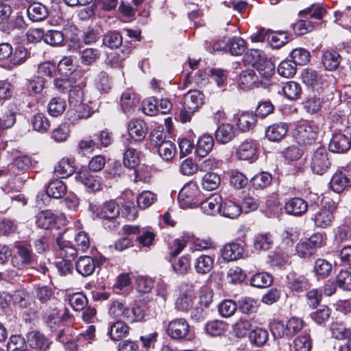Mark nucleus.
<instances>
[{"label":"nucleus","mask_w":351,"mask_h":351,"mask_svg":"<svg viewBox=\"0 0 351 351\" xmlns=\"http://www.w3.org/2000/svg\"><path fill=\"white\" fill-rule=\"evenodd\" d=\"M227 330V325L223 321L214 320L205 325L206 332L212 337L220 336Z\"/></svg>","instance_id":"nucleus-44"},{"label":"nucleus","mask_w":351,"mask_h":351,"mask_svg":"<svg viewBox=\"0 0 351 351\" xmlns=\"http://www.w3.org/2000/svg\"><path fill=\"white\" fill-rule=\"evenodd\" d=\"M267 40L272 48L278 49L288 43V36L285 32H269Z\"/></svg>","instance_id":"nucleus-42"},{"label":"nucleus","mask_w":351,"mask_h":351,"mask_svg":"<svg viewBox=\"0 0 351 351\" xmlns=\"http://www.w3.org/2000/svg\"><path fill=\"white\" fill-rule=\"evenodd\" d=\"M330 331L332 336L337 339H343L347 341L351 339V330L346 328L341 324H332Z\"/></svg>","instance_id":"nucleus-52"},{"label":"nucleus","mask_w":351,"mask_h":351,"mask_svg":"<svg viewBox=\"0 0 351 351\" xmlns=\"http://www.w3.org/2000/svg\"><path fill=\"white\" fill-rule=\"evenodd\" d=\"M56 217L49 210H43L36 215V223L43 229H49L55 226Z\"/></svg>","instance_id":"nucleus-39"},{"label":"nucleus","mask_w":351,"mask_h":351,"mask_svg":"<svg viewBox=\"0 0 351 351\" xmlns=\"http://www.w3.org/2000/svg\"><path fill=\"white\" fill-rule=\"evenodd\" d=\"M146 132L145 123L142 120H132L128 124L129 134L136 141L143 140L146 135Z\"/></svg>","instance_id":"nucleus-28"},{"label":"nucleus","mask_w":351,"mask_h":351,"mask_svg":"<svg viewBox=\"0 0 351 351\" xmlns=\"http://www.w3.org/2000/svg\"><path fill=\"white\" fill-rule=\"evenodd\" d=\"M178 201L182 208L198 206L200 203V191L197 185L193 182L186 184L179 193Z\"/></svg>","instance_id":"nucleus-6"},{"label":"nucleus","mask_w":351,"mask_h":351,"mask_svg":"<svg viewBox=\"0 0 351 351\" xmlns=\"http://www.w3.org/2000/svg\"><path fill=\"white\" fill-rule=\"evenodd\" d=\"M34 129L39 132L47 131L50 127V122L47 116L43 113L35 114L32 120Z\"/></svg>","instance_id":"nucleus-53"},{"label":"nucleus","mask_w":351,"mask_h":351,"mask_svg":"<svg viewBox=\"0 0 351 351\" xmlns=\"http://www.w3.org/2000/svg\"><path fill=\"white\" fill-rule=\"evenodd\" d=\"M327 13L326 9L319 4H312L305 9L300 10L299 15L302 16L304 15L309 14L310 17L315 19H322Z\"/></svg>","instance_id":"nucleus-47"},{"label":"nucleus","mask_w":351,"mask_h":351,"mask_svg":"<svg viewBox=\"0 0 351 351\" xmlns=\"http://www.w3.org/2000/svg\"><path fill=\"white\" fill-rule=\"evenodd\" d=\"M16 248L17 252L12 258V264L14 267L22 269L33 263L35 256L32 250L27 246L20 245Z\"/></svg>","instance_id":"nucleus-12"},{"label":"nucleus","mask_w":351,"mask_h":351,"mask_svg":"<svg viewBox=\"0 0 351 351\" xmlns=\"http://www.w3.org/2000/svg\"><path fill=\"white\" fill-rule=\"evenodd\" d=\"M258 76L253 70L243 71L239 77V85L243 90H247L256 86Z\"/></svg>","instance_id":"nucleus-36"},{"label":"nucleus","mask_w":351,"mask_h":351,"mask_svg":"<svg viewBox=\"0 0 351 351\" xmlns=\"http://www.w3.org/2000/svg\"><path fill=\"white\" fill-rule=\"evenodd\" d=\"M43 39L46 43L51 46H58L63 43L64 38L62 32L51 29L43 35Z\"/></svg>","instance_id":"nucleus-56"},{"label":"nucleus","mask_w":351,"mask_h":351,"mask_svg":"<svg viewBox=\"0 0 351 351\" xmlns=\"http://www.w3.org/2000/svg\"><path fill=\"white\" fill-rule=\"evenodd\" d=\"M222 197L218 194H214L206 200H200V206L202 211L208 215H213L221 213Z\"/></svg>","instance_id":"nucleus-18"},{"label":"nucleus","mask_w":351,"mask_h":351,"mask_svg":"<svg viewBox=\"0 0 351 351\" xmlns=\"http://www.w3.org/2000/svg\"><path fill=\"white\" fill-rule=\"evenodd\" d=\"M282 91L285 96L289 100H296L302 94L300 85L293 81L286 82L282 86Z\"/></svg>","instance_id":"nucleus-43"},{"label":"nucleus","mask_w":351,"mask_h":351,"mask_svg":"<svg viewBox=\"0 0 351 351\" xmlns=\"http://www.w3.org/2000/svg\"><path fill=\"white\" fill-rule=\"evenodd\" d=\"M294 33L298 36L304 35L314 29V23L310 20L301 19L291 25Z\"/></svg>","instance_id":"nucleus-55"},{"label":"nucleus","mask_w":351,"mask_h":351,"mask_svg":"<svg viewBox=\"0 0 351 351\" xmlns=\"http://www.w3.org/2000/svg\"><path fill=\"white\" fill-rule=\"evenodd\" d=\"M66 104L64 99L61 97L52 98L47 106L49 113L53 117H58L62 114L66 109Z\"/></svg>","instance_id":"nucleus-45"},{"label":"nucleus","mask_w":351,"mask_h":351,"mask_svg":"<svg viewBox=\"0 0 351 351\" xmlns=\"http://www.w3.org/2000/svg\"><path fill=\"white\" fill-rule=\"evenodd\" d=\"M308 203L302 198L293 197L286 202L284 208L287 214L300 217L308 210Z\"/></svg>","instance_id":"nucleus-14"},{"label":"nucleus","mask_w":351,"mask_h":351,"mask_svg":"<svg viewBox=\"0 0 351 351\" xmlns=\"http://www.w3.org/2000/svg\"><path fill=\"white\" fill-rule=\"evenodd\" d=\"M351 147V138L345 133H337L332 135L328 145V149L334 153H345Z\"/></svg>","instance_id":"nucleus-13"},{"label":"nucleus","mask_w":351,"mask_h":351,"mask_svg":"<svg viewBox=\"0 0 351 351\" xmlns=\"http://www.w3.org/2000/svg\"><path fill=\"white\" fill-rule=\"evenodd\" d=\"M221 182L220 177L215 173H206L202 179V186L203 189L207 191L216 189Z\"/></svg>","instance_id":"nucleus-50"},{"label":"nucleus","mask_w":351,"mask_h":351,"mask_svg":"<svg viewBox=\"0 0 351 351\" xmlns=\"http://www.w3.org/2000/svg\"><path fill=\"white\" fill-rule=\"evenodd\" d=\"M310 166L314 173L323 175L330 167L329 154L326 148L320 147L313 152L310 158Z\"/></svg>","instance_id":"nucleus-7"},{"label":"nucleus","mask_w":351,"mask_h":351,"mask_svg":"<svg viewBox=\"0 0 351 351\" xmlns=\"http://www.w3.org/2000/svg\"><path fill=\"white\" fill-rule=\"evenodd\" d=\"M321 241L320 234H313L308 239L300 241L295 246L297 254L304 258L310 257L320 247Z\"/></svg>","instance_id":"nucleus-11"},{"label":"nucleus","mask_w":351,"mask_h":351,"mask_svg":"<svg viewBox=\"0 0 351 351\" xmlns=\"http://www.w3.org/2000/svg\"><path fill=\"white\" fill-rule=\"evenodd\" d=\"M95 269V263L90 256H81L76 263V269L83 276L91 275Z\"/></svg>","instance_id":"nucleus-32"},{"label":"nucleus","mask_w":351,"mask_h":351,"mask_svg":"<svg viewBox=\"0 0 351 351\" xmlns=\"http://www.w3.org/2000/svg\"><path fill=\"white\" fill-rule=\"evenodd\" d=\"M257 145L254 141L246 140L242 142L237 150L239 160H254L256 158Z\"/></svg>","instance_id":"nucleus-16"},{"label":"nucleus","mask_w":351,"mask_h":351,"mask_svg":"<svg viewBox=\"0 0 351 351\" xmlns=\"http://www.w3.org/2000/svg\"><path fill=\"white\" fill-rule=\"evenodd\" d=\"M75 180L83 184L89 192H96L101 189L102 178L91 173L87 169H80L76 172Z\"/></svg>","instance_id":"nucleus-9"},{"label":"nucleus","mask_w":351,"mask_h":351,"mask_svg":"<svg viewBox=\"0 0 351 351\" xmlns=\"http://www.w3.org/2000/svg\"><path fill=\"white\" fill-rule=\"evenodd\" d=\"M287 278L288 287L293 291L301 292L309 287L308 281L304 276L290 274Z\"/></svg>","instance_id":"nucleus-40"},{"label":"nucleus","mask_w":351,"mask_h":351,"mask_svg":"<svg viewBox=\"0 0 351 351\" xmlns=\"http://www.w3.org/2000/svg\"><path fill=\"white\" fill-rule=\"evenodd\" d=\"M213 145L214 140L212 136L209 134L202 135L201 137L199 138L197 143V155L202 158L205 157L206 155L208 154L210 152H211Z\"/></svg>","instance_id":"nucleus-35"},{"label":"nucleus","mask_w":351,"mask_h":351,"mask_svg":"<svg viewBox=\"0 0 351 351\" xmlns=\"http://www.w3.org/2000/svg\"><path fill=\"white\" fill-rule=\"evenodd\" d=\"M243 252V245L241 243L233 242L224 245L221 256L226 261H234L241 258Z\"/></svg>","instance_id":"nucleus-21"},{"label":"nucleus","mask_w":351,"mask_h":351,"mask_svg":"<svg viewBox=\"0 0 351 351\" xmlns=\"http://www.w3.org/2000/svg\"><path fill=\"white\" fill-rule=\"evenodd\" d=\"M156 149L158 154L165 160L172 159L176 152V145L171 141H167L160 144Z\"/></svg>","instance_id":"nucleus-49"},{"label":"nucleus","mask_w":351,"mask_h":351,"mask_svg":"<svg viewBox=\"0 0 351 351\" xmlns=\"http://www.w3.org/2000/svg\"><path fill=\"white\" fill-rule=\"evenodd\" d=\"M330 313V309L327 306L320 305L311 314V317L317 324H323L329 319Z\"/></svg>","instance_id":"nucleus-51"},{"label":"nucleus","mask_w":351,"mask_h":351,"mask_svg":"<svg viewBox=\"0 0 351 351\" xmlns=\"http://www.w3.org/2000/svg\"><path fill=\"white\" fill-rule=\"evenodd\" d=\"M129 330V326L124 322L117 321L110 325L108 334L112 340L119 341L127 337Z\"/></svg>","instance_id":"nucleus-29"},{"label":"nucleus","mask_w":351,"mask_h":351,"mask_svg":"<svg viewBox=\"0 0 351 351\" xmlns=\"http://www.w3.org/2000/svg\"><path fill=\"white\" fill-rule=\"evenodd\" d=\"M288 132V125L285 123H275L268 127L265 136L271 141L281 140Z\"/></svg>","instance_id":"nucleus-30"},{"label":"nucleus","mask_w":351,"mask_h":351,"mask_svg":"<svg viewBox=\"0 0 351 351\" xmlns=\"http://www.w3.org/2000/svg\"><path fill=\"white\" fill-rule=\"evenodd\" d=\"M256 123V115L252 112L241 113L237 121L238 129L241 132H247L252 130Z\"/></svg>","instance_id":"nucleus-31"},{"label":"nucleus","mask_w":351,"mask_h":351,"mask_svg":"<svg viewBox=\"0 0 351 351\" xmlns=\"http://www.w3.org/2000/svg\"><path fill=\"white\" fill-rule=\"evenodd\" d=\"M145 316L143 310L138 306H133L132 308L125 306L124 314V319L133 323L135 322L141 321Z\"/></svg>","instance_id":"nucleus-54"},{"label":"nucleus","mask_w":351,"mask_h":351,"mask_svg":"<svg viewBox=\"0 0 351 351\" xmlns=\"http://www.w3.org/2000/svg\"><path fill=\"white\" fill-rule=\"evenodd\" d=\"M331 189L341 193L351 186V167L337 170L332 176L330 182Z\"/></svg>","instance_id":"nucleus-10"},{"label":"nucleus","mask_w":351,"mask_h":351,"mask_svg":"<svg viewBox=\"0 0 351 351\" xmlns=\"http://www.w3.org/2000/svg\"><path fill=\"white\" fill-rule=\"evenodd\" d=\"M237 309V304L232 300H224L218 305V311L223 317H230Z\"/></svg>","instance_id":"nucleus-58"},{"label":"nucleus","mask_w":351,"mask_h":351,"mask_svg":"<svg viewBox=\"0 0 351 351\" xmlns=\"http://www.w3.org/2000/svg\"><path fill=\"white\" fill-rule=\"evenodd\" d=\"M69 317L67 309L64 306L49 310L45 315V319L50 327L59 324L62 320H66Z\"/></svg>","instance_id":"nucleus-22"},{"label":"nucleus","mask_w":351,"mask_h":351,"mask_svg":"<svg viewBox=\"0 0 351 351\" xmlns=\"http://www.w3.org/2000/svg\"><path fill=\"white\" fill-rule=\"evenodd\" d=\"M167 332L171 339L176 340L191 341L193 337L190 325L184 318H176L170 321L167 326Z\"/></svg>","instance_id":"nucleus-5"},{"label":"nucleus","mask_w":351,"mask_h":351,"mask_svg":"<svg viewBox=\"0 0 351 351\" xmlns=\"http://www.w3.org/2000/svg\"><path fill=\"white\" fill-rule=\"evenodd\" d=\"M296 64L293 61L284 60L278 66V73L284 77H292L296 72Z\"/></svg>","instance_id":"nucleus-59"},{"label":"nucleus","mask_w":351,"mask_h":351,"mask_svg":"<svg viewBox=\"0 0 351 351\" xmlns=\"http://www.w3.org/2000/svg\"><path fill=\"white\" fill-rule=\"evenodd\" d=\"M245 61L254 67L263 77L268 78L275 72L273 62L259 50H251L245 55Z\"/></svg>","instance_id":"nucleus-2"},{"label":"nucleus","mask_w":351,"mask_h":351,"mask_svg":"<svg viewBox=\"0 0 351 351\" xmlns=\"http://www.w3.org/2000/svg\"><path fill=\"white\" fill-rule=\"evenodd\" d=\"M27 14L32 22H39L47 17L48 10L42 3L34 2L27 7Z\"/></svg>","instance_id":"nucleus-24"},{"label":"nucleus","mask_w":351,"mask_h":351,"mask_svg":"<svg viewBox=\"0 0 351 351\" xmlns=\"http://www.w3.org/2000/svg\"><path fill=\"white\" fill-rule=\"evenodd\" d=\"M100 56V51L95 48H86L80 52V62L85 66L93 64L99 59Z\"/></svg>","instance_id":"nucleus-41"},{"label":"nucleus","mask_w":351,"mask_h":351,"mask_svg":"<svg viewBox=\"0 0 351 351\" xmlns=\"http://www.w3.org/2000/svg\"><path fill=\"white\" fill-rule=\"evenodd\" d=\"M195 299L193 291L187 289L179 294L175 302V307L179 311L188 312L193 307Z\"/></svg>","instance_id":"nucleus-20"},{"label":"nucleus","mask_w":351,"mask_h":351,"mask_svg":"<svg viewBox=\"0 0 351 351\" xmlns=\"http://www.w3.org/2000/svg\"><path fill=\"white\" fill-rule=\"evenodd\" d=\"M156 199L157 195L155 193L145 191L138 195L136 202L139 208L145 209L153 204Z\"/></svg>","instance_id":"nucleus-57"},{"label":"nucleus","mask_w":351,"mask_h":351,"mask_svg":"<svg viewBox=\"0 0 351 351\" xmlns=\"http://www.w3.org/2000/svg\"><path fill=\"white\" fill-rule=\"evenodd\" d=\"M319 131V127L310 123L298 124L293 132V136L300 145H310L314 143Z\"/></svg>","instance_id":"nucleus-3"},{"label":"nucleus","mask_w":351,"mask_h":351,"mask_svg":"<svg viewBox=\"0 0 351 351\" xmlns=\"http://www.w3.org/2000/svg\"><path fill=\"white\" fill-rule=\"evenodd\" d=\"M119 213V205L114 201H109L103 204L97 216L103 220L104 226L106 228L112 229L119 224L117 220Z\"/></svg>","instance_id":"nucleus-8"},{"label":"nucleus","mask_w":351,"mask_h":351,"mask_svg":"<svg viewBox=\"0 0 351 351\" xmlns=\"http://www.w3.org/2000/svg\"><path fill=\"white\" fill-rule=\"evenodd\" d=\"M302 79L303 82L312 88H318L322 84V77L317 72L310 69L302 71Z\"/></svg>","instance_id":"nucleus-38"},{"label":"nucleus","mask_w":351,"mask_h":351,"mask_svg":"<svg viewBox=\"0 0 351 351\" xmlns=\"http://www.w3.org/2000/svg\"><path fill=\"white\" fill-rule=\"evenodd\" d=\"M35 162L31 157L27 155H19L15 157L12 164L9 165V171H11L12 174H18L21 171L28 170L34 166Z\"/></svg>","instance_id":"nucleus-23"},{"label":"nucleus","mask_w":351,"mask_h":351,"mask_svg":"<svg viewBox=\"0 0 351 351\" xmlns=\"http://www.w3.org/2000/svg\"><path fill=\"white\" fill-rule=\"evenodd\" d=\"M214 258L208 255H201L195 260L194 268L197 273L206 274L213 268Z\"/></svg>","instance_id":"nucleus-34"},{"label":"nucleus","mask_w":351,"mask_h":351,"mask_svg":"<svg viewBox=\"0 0 351 351\" xmlns=\"http://www.w3.org/2000/svg\"><path fill=\"white\" fill-rule=\"evenodd\" d=\"M67 188L63 181L59 179H54L49 182L47 188V193L49 196L59 199L62 197L66 193Z\"/></svg>","instance_id":"nucleus-33"},{"label":"nucleus","mask_w":351,"mask_h":351,"mask_svg":"<svg viewBox=\"0 0 351 351\" xmlns=\"http://www.w3.org/2000/svg\"><path fill=\"white\" fill-rule=\"evenodd\" d=\"M271 176L267 172H261L251 179L252 185L256 189H264L270 184Z\"/></svg>","instance_id":"nucleus-61"},{"label":"nucleus","mask_w":351,"mask_h":351,"mask_svg":"<svg viewBox=\"0 0 351 351\" xmlns=\"http://www.w3.org/2000/svg\"><path fill=\"white\" fill-rule=\"evenodd\" d=\"M291 58L296 64L304 65L310 61L311 54L304 48H297L292 51Z\"/></svg>","instance_id":"nucleus-63"},{"label":"nucleus","mask_w":351,"mask_h":351,"mask_svg":"<svg viewBox=\"0 0 351 351\" xmlns=\"http://www.w3.org/2000/svg\"><path fill=\"white\" fill-rule=\"evenodd\" d=\"M272 282V276L266 272L257 273L250 280L251 285L257 288L268 287L271 285Z\"/></svg>","instance_id":"nucleus-46"},{"label":"nucleus","mask_w":351,"mask_h":351,"mask_svg":"<svg viewBox=\"0 0 351 351\" xmlns=\"http://www.w3.org/2000/svg\"><path fill=\"white\" fill-rule=\"evenodd\" d=\"M226 47L232 56H240L245 50V41L241 37H233L228 40Z\"/></svg>","instance_id":"nucleus-48"},{"label":"nucleus","mask_w":351,"mask_h":351,"mask_svg":"<svg viewBox=\"0 0 351 351\" xmlns=\"http://www.w3.org/2000/svg\"><path fill=\"white\" fill-rule=\"evenodd\" d=\"M241 206L232 199H226L223 204H221V213L224 217L235 219L241 215Z\"/></svg>","instance_id":"nucleus-37"},{"label":"nucleus","mask_w":351,"mask_h":351,"mask_svg":"<svg viewBox=\"0 0 351 351\" xmlns=\"http://www.w3.org/2000/svg\"><path fill=\"white\" fill-rule=\"evenodd\" d=\"M27 345L33 351H46L49 346V342L43 334L32 331L27 335Z\"/></svg>","instance_id":"nucleus-15"},{"label":"nucleus","mask_w":351,"mask_h":351,"mask_svg":"<svg viewBox=\"0 0 351 351\" xmlns=\"http://www.w3.org/2000/svg\"><path fill=\"white\" fill-rule=\"evenodd\" d=\"M69 302L71 307L75 311H80L84 309L88 304L86 297L81 293H75L69 298Z\"/></svg>","instance_id":"nucleus-62"},{"label":"nucleus","mask_w":351,"mask_h":351,"mask_svg":"<svg viewBox=\"0 0 351 351\" xmlns=\"http://www.w3.org/2000/svg\"><path fill=\"white\" fill-rule=\"evenodd\" d=\"M235 136L234 126L230 123H222L215 132L216 141L221 144L230 142Z\"/></svg>","instance_id":"nucleus-26"},{"label":"nucleus","mask_w":351,"mask_h":351,"mask_svg":"<svg viewBox=\"0 0 351 351\" xmlns=\"http://www.w3.org/2000/svg\"><path fill=\"white\" fill-rule=\"evenodd\" d=\"M75 172V166L73 160L62 158L54 167V174L60 178H66Z\"/></svg>","instance_id":"nucleus-27"},{"label":"nucleus","mask_w":351,"mask_h":351,"mask_svg":"<svg viewBox=\"0 0 351 351\" xmlns=\"http://www.w3.org/2000/svg\"><path fill=\"white\" fill-rule=\"evenodd\" d=\"M56 242L58 246L56 250L62 259L57 263V268L61 275L66 276L73 268L71 262L77 256V250L69 241L64 239V234L58 236Z\"/></svg>","instance_id":"nucleus-1"},{"label":"nucleus","mask_w":351,"mask_h":351,"mask_svg":"<svg viewBox=\"0 0 351 351\" xmlns=\"http://www.w3.org/2000/svg\"><path fill=\"white\" fill-rule=\"evenodd\" d=\"M332 266L330 262L323 258H318L315 262L314 271L317 276L326 277L332 271Z\"/></svg>","instance_id":"nucleus-60"},{"label":"nucleus","mask_w":351,"mask_h":351,"mask_svg":"<svg viewBox=\"0 0 351 351\" xmlns=\"http://www.w3.org/2000/svg\"><path fill=\"white\" fill-rule=\"evenodd\" d=\"M311 341L308 335L305 334L296 337L293 343V351H311Z\"/></svg>","instance_id":"nucleus-64"},{"label":"nucleus","mask_w":351,"mask_h":351,"mask_svg":"<svg viewBox=\"0 0 351 351\" xmlns=\"http://www.w3.org/2000/svg\"><path fill=\"white\" fill-rule=\"evenodd\" d=\"M204 103V94L198 90H191L184 96L183 105L186 109L197 111Z\"/></svg>","instance_id":"nucleus-17"},{"label":"nucleus","mask_w":351,"mask_h":351,"mask_svg":"<svg viewBox=\"0 0 351 351\" xmlns=\"http://www.w3.org/2000/svg\"><path fill=\"white\" fill-rule=\"evenodd\" d=\"M342 60L340 54L335 50H326L322 56V64L327 71H336Z\"/></svg>","instance_id":"nucleus-19"},{"label":"nucleus","mask_w":351,"mask_h":351,"mask_svg":"<svg viewBox=\"0 0 351 351\" xmlns=\"http://www.w3.org/2000/svg\"><path fill=\"white\" fill-rule=\"evenodd\" d=\"M337 209V204L329 200L313 215L312 219L316 227L326 228L331 226L335 219V213Z\"/></svg>","instance_id":"nucleus-4"},{"label":"nucleus","mask_w":351,"mask_h":351,"mask_svg":"<svg viewBox=\"0 0 351 351\" xmlns=\"http://www.w3.org/2000/svg\"><path fill=\"white\" fill-rule=\"evenodd\" d=\"M84 86V83L82 82L80 84L73 85L71 89H70L69 101L71 106L80 107V110L85 108V104H84V98L83 90Z\"/></svg>","instance_id":"nucleus-25"}]
</instances>
